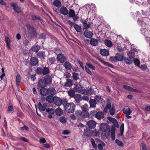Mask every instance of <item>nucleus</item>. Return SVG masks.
Here are the masks:
<instances>
[{
  "instance_id": "nucleus-23",
  "label": "nucleus",
  "mask_w": 150,
  "mask_h": 150,
  "mask_svg": "<svg viewBox=\"0 0 150 150\" xmlns=\"http://www.w3.org/2000/svg\"><path fill=\"white\" fill-rule=\"evenodd\" d=\"M90 43L93 46H96L98 44V41L95 39L91 38L90 40Z\"/></svg>"
},
{
  "instance_id": "nucleus-2",
  "label": "nucleus",
  "mask_w": 150,
  "mask_h": 150,
  "mask_svg": "<svg viewBox=\"0 0 150 150\" xmlns=\"http://www.w3.org/2000/svg\"><path fill=\"white\" fill-rule=\"evenodd\" d=\"M26 25L28 29V33L34 36H36L37 35V32L35 29L32 25L28 23H27Z\"/></svg>"
},
{
  "instance_id": "nucleus-28",
  "label": "nucleus",
  "mask_w": 150,
  "mask_h": 150,
  "mask_svg": "<svg viewBox=\"0 0 150 150\" xmlns=\"http://www.w3.org/2000/svg\"><path fill=\"white\" fill-rule=\"evenodd\" d=\"M89 103L90 108H94L96 107V102L95 100L90 99Z\"/></svg>"
},
{
  "instance_id": "nucleus-21",
  "label": "nucleus",
  "mask_w": 150,
  "mask_h": 150,
  "mask_svg": "<svg viewBox=\"0 0 150 150\" xmlns=\"http://www.w3.org/2000/svg\"><path fill=\"white\" fill-rule=\"evenodd\" d=\"M96 117L98 119H103L104 115L101 112H97L95 114Z\"/></svg>"
},
{
  "instance_id": "nucleus-9",
  "label": "nucleus",
  "mask_w": 150,
  "mask_h": 150,
  "mask_svg": "<svg viewBox=\"0 0 150 150\" xmlns=\"http://www.w3.org/2000/svg\"><path fill=\"white\" fill-rule=\"evenodd\" d=\"M57 60L59 62L63 63L66 60L65 57L61 53L59 54L57 56Z\"/></svg>"
},
{
  "instance_id": "nucleus-11",
  "label": "nucleus",
  "mask_w": 150,
  "mask_h": 150,
  "mask_svg": "<svg viewBox=\"0 0 150 150\" xmlns=\"http://www.w3.org/2000/svg\"><path fill=\"white\" fill-rule=\"evenodd\" d=\"M67 9L64 6H62L60 9V13L64 15H67L68 13Z\"/></svg>"
},
{
  "instance_id": "nucleus-43",
  "label": "nucleus",
  "mask_w": 150,
  "mask_h": 150,
  "mask_svg": "<svg viewBox=\"0 0 150 150\" xmlns=\"http://www.w3.org/2000/svg\"><path fill=\"white\" fill-rule=\"evenodd\" d=\"M43 74L44 75L47 74L49 72V69L48 67H45L42 68Z\"/></svg>"
},
{
  "instance_id": "nucleus-47",
  "label": "nucleus",
  "mask_w": 150,
  "mask_h": 150,
  "mask_svg": "<svg viewBox=\"0 0 150 150\" xmlns=\"http://www.w3.org/2000/svg\"><path fill=\"white\" fill-rule=\"evenodd\" d=\"M88 95L89 94L90 95H93L95 93V91L93 89L90 88L89 89L87 90Z\"/></svg>"
},
{
  "instance_id": "nucleus-44",
  "label": "nucleus",
  "mask_w": 150,
  "mask_h": 150,
  "mask_svg": "<svg viewBox=\"0 0 150 150\" xmlns=\"http://www.w3.org/2000/svg\"><path fill=\"white\" fill-rule=\"evenodd\" d=\"M86 66H87L88 68H90L93 70H95L96 69L95 67L89 63H87Z\"/></svg>"
},
{
  "instance_id": "nucleus-25",
  "label": "nucleus",
  "mask_w": 150,
  "mask_h": 150,
  "mask_svg": "<svg viewBox=\"0 0 150 150\" xmlns=\"http://www.w3.org/2000/svg\"><path fill=\"white\" fill-rule=\"evenodd\" d=\"M40 47L38 45H34L31 48L32 51L37 52L40 49Z\"/></svg>"
},
{
  "instance_id": "nucleus-4",
  "label": "nucleus",
  "mask_w": 150,
  "mask_h": 150,
  "mask_svg": "<svg viewBox=\"0 0 150 150\" xmlns=\"http://www.w3.org/2000/svg\"><path fill=\"white\" fill-rule=\"evenodd\" d=\"M106 107L110 110V114L113 115H114L115 113V106L114 105L112 104L111 105V104L109 103H107Z\"/></svg>"
},
{
  "instance_id": "nucleus-61",
  "label": "nucleus",
  "mask_w": 150,
  "mask_h": 150,
  "mask_svg": "<svg viewBox=\"0 0 150 150\" xmlns=\"http://www.w3.org/2000/svg\"><path fill=\"white\" fill-rule=\"evenodd\" d=\"M75 114L78 116H81V117L82 112L80 110H76L75 112Z\"/></svg>"
},
{
  "instance_id": "nucleus-33",
  "label": "nucleus",
  "mask_w": 150,
  "mask_h": 150,
  "mask_svg": "<svg viewBox=\"0 0 150 150\" xmlns=\"http://www.w3.org/2000/svg\"><path fill=\"white\" fill-rule=\"evenodd\" d=\"M104 43L105 45L108 47H111L112 46V42L109 40H105L104 41Z\"/></svg>"
},
{
  "instance_id": "nucleus-36",
  "label": "nucleus",
  "mask_w": 150,
  "mask_h": 150,
  "mask_svg": "<svg viewBox=\"0 0 150 150\" xmlns=\"http://www.w3.org/2000/svg\"><path fill=\"white\" fill-rule=\"evenodd\" d=\"M72 78L73 79L76 81L79 79L78 74L75 72L72 73Z\"/></svg>"
},
{
  "instance_id": "nucleus-39",
  "label": "nucleus",
  "mask_w": 150,
  "mask_h": 150,
  "mask_svg": "<svg viewBox=\"0 0 150 150\" xmlns=\"http://www.w3.org/2000/svg\"><path fill=\"white\" fill-rule=\"evenodd\" d=\"M115 56L117 61H122L123 60V55L121 54H117Z\"/></svg>"
},
{
  "instance_id": "nucleus-18",
  "label": "nucleus",
  "mask_w": 150,
  "mask_h": 150,
  "mask_svg": "<svg viewBox=\"0 0 150 150\" xmlns=\"http://www.w3.org/2000/svg\"><path fill=\"white\" fill-rule=\"evenodd\" d=\"M38 83L39 86L42 88H44L46 85L45 80L43 79H40L39 80Z\"/></svg>"
},
{
  "instance_id": "nucleus-51",
  "label": "nucleus",
  "mask_w": 150,
  "mask_h": 150,
  "mask_svg": "<svg viewBox=\"0 0 150 150\" xmlns=\"http://www.w3.org/2000/svg\"><path fill=\"white\" fill-rule=\"evenodd\" d=\"M42 68V67H38L36 69V71L38 74H43Z\"/></svg>"
},
{
  "instance_id": "nucleus-38",
  "label": "nucleus",
  "mask_w": 150,
  "mask_h": 150,
  "mask_svg": "<svg viewBox=\"0 0 150 150\" xmlns=\"http://www.w3.org/2000/svg\"><path fill=\"white\" fill-rule=\"evenodd\" d=\"M5 40L6 42L7 46L9 48L11 49L10 40L8 37L6 36L5 37Z\"/></svg>"
},
{
  "instance_id": "nucleus-32",
  "label": "nucleus",
  "mask_w": 150,
  "mask_h": 150,
  "mask_svg": "<svg viewBox=\"0 0 150 150\" xmlns=\"http://www.w3.org/2000/svg\"><path fill=\"white\" fill-rule=\"evenodd\" d=\"M53 5L57 8L60 7L61 6V3L59 0H55L53 3Z\"/></svg>"
},
{
  "instance_id": "nucleus-30",
  "label": "nucleus",
  "mask_w": 150,
  "mask_h": 150,
  "mask_svg": "<svg viewBox=\"0 0 150 150\" xmlns=\"http://www.w3.org/2000/svg\"><path fill=\"white\" fill-rule=\"evenodd\" d=\"M72 85V81L70 79H68L66 80V82L64 86L67 87H70Z\"/></svg>"
},
{
  "instance_id": "nucleus-19",
  "label": "nucleus",
  "mask_w": 150,
  "mask_h": 150,
  "mask_svg": "<svg viewBox=\"0 0 150 150\" xmlns=\"http://www.w3.org/2000/svg\"><path fill=\"white\" fill-rule=\"evenodd\" d=\"M85 132L86 136L91 137L94 133V131L91 130L86 128V129L85 131Z\"/></svg>"
},
{
  "instance_id": "nucleus-31",
  "label": "nucleus",
  "mask_w": 150,
  "mask_h": 150,
  "mask_svg": "<svg viewBox=\"0 0 150 150\" xmlns=\"http://www.w3.org/2000/svg\"><path fill=\"white\" fill-rule=\"evenodd\" d=\"M123 112L126 115H130L132 112V111L129 108H124L123 110Z\"/></svg>"
},
{
  "instance_id": "nucleus-5",
  "label": "nucleus",
  "mask_w": 150,
  "mask_h": 150,
  "mask_svg": "<svg viewBox=\"0 0 150 150\" xmlns=\"http://www.w3.org/2000/svg\"><path fill=\"white\" fill-rule=\"evenodd\" d=\"M99 129L102 132H105L108 129V126L106 123H102L99 125Z\"/></svg>"
},
{
  "instance_id": "nucleus-3",
  "label": "nucleus",
  "mask_w": 150,
  "mask_h": 150,
  "mask_svg": "<svg viewBox=\"0 0 150 150\" xmlns=\"http://www.w3.org/2000/svg\"><path fill=\"white\" fill-rule=\"evenodd\" d=\"M54 103L56 105L59 106H60L64 102H66V100L61 99L57 97H54Z\"/></svg>"
},
{
  "instance_id": "nucleus-64",
  "label": "nucleus",
  "mask_w": 150,
  "mask_h": 150,
  "mask_svg": "<svg viewBox=\"0 0 150 150\" xmlns=\"http://www.w3.org/2000/svg\"><path fill=\"white\" fill-rule=\"evenodd\" d=\"M142 145L143 150H147L145 144L144 143H142Z\"/></svg>"
},
{
  "instance_id": "nucleus-20",
  "label": "nucleus",
  "mask_w": 150,
  "mask_h": 150,
  "mask_svg": "<svg viewBox=\"0 0 150 150\" xmlns=\"http://www.w3.org/2000/svg\"><path fill=\"white\" fill-rule=\"evenodd\" d=\"M77 103H79L82 100L81 96L79 94H75L73 97Z\"/></svg>"
},
{
  "instance_id": "nucleus-49",
  "label": "nucleus",
  "mask_w": 150,
  "mask_h": 150,
  "mask_svg": "<svg viewBox=\"0 0 150 150\" xmlns=\"http://www.w3.org/2000/svg\"><path fill=\"white\" fill-rule=\"evenodd\" d=\"M115 142L120 147H122L123 146L124 144L123 142L119 140L118 139H116L115 140Z\"/></svg>"
},
{
  "instance_id": "nucleus-14",
  "label": "nucleus",
  "mask_w": 150,
  "mask_h": 150,
  "mask_svg": "<svg viewBox=\"0 0 150 150\" xmlns=\"http://www.w3.org/2000/svg\"><path fill=\"white\" fill-rule=\"evenodd\" d=\"M37 56L41 59H44L46 57L45 52L43 51H40L38 52Z\"/></svg>"
},
{
  "instance_id": "nucleus-24",
  "label": "nucleus",
  "mask_w": 150,
  "mask_h": 150,
  "mask_svg": "<svg viewBox=\"0 0 150 150\" xmlns=\"http://www.w3.org/2000/svg\"><path fill=\"white\" fill-rule=\"evenodd\" d=\"M55 113L56 115L60 116L63 114V110L60 108H58L55 110Z\"/></svg>"
},
{
  "instance_id": "nucleus-6",
  "label": "nucleus",
  "mask_w": 150,
  "mask_h": 150,
  "mask_svg": "<svg viewBox=\"0 0 150 150\" xmlns=\"http://www.w3.org/2000/svg\"><path fill=\"white\" fill-rule=\"evenodd\" d=\"M11 6L13 8L14 10L17 13H19L21 12V9L18 5L15 3H11Z\"/></svg>"
},
{
  "instance_id": "nucleus-56",
  "label": "nucleus",
  "mask_w": 150,
  "mask_h": 150,
  "mask_svg": "<svg viewBox=\"0 0 150 150\" xmlns=\"http://www.w3.org/2000/svg\"><path fill=\"white\" fill-rule=\"evenodd\" d=\"M55 61V58L54 57H51L48 60V62L51 64H53Z\"/></svg>"
},
{
  "instance_id": "nucleus-50",
  "label": "nucleus",
  "mask_w": 150,
  "mask_h": 150,
  "mask_svg": "<svg viewBox=\"0 0 150 150\" xmlns=\"http://www.w3.org/2000/svg\"><path fill=\"white\" fill-rule=\"evenodd\" d=\"M32 19L33 21H35L39 20L41 21L42 20L40 17L37 16L33 15L32 16Z\"/></svg>"
},
{
  "instance_id": "nucleus-1",
  "label": "nucleus",
  "mask_w": 150,
  "mask_h": 150,
  "mask_svg": "<svg viewBox=\"0 0 150 150\" xmlns=\"http://www.w3.org/2000/svg\"><path fill=\"white\" fill-rule=\"evenodd\" d=\"M75 105L72 103H66L64 106L65 110L67 112L69 113H71L74 112Z\"/></svg>"
},
{
  "instance_id": "nucleus-35",
  "label": "nucleus",
  "mask_w": 150,
  "mask_h": 150,
  "mask_svg": "<svg viewBox=\"0 0 150 150\" xmlns=\"http://www.w3.org/2000/svg\"><path fill=\"white\" fill-rule=\"evenodd\" d=\"M74 28L76 31L78 32H81V26L77 24H75L74 25Z\"/></svg>"
},
{
  "instance_id": "nucleus-22",
  "label": "nucleus",
  "mask_w": 150,
  "mask_h": 150,
  "mask_svg": "<svg viewBox=\"0 0 150 150\" xmlns=\"http://www.w3.org/2000/svg\"><path fill=\"white\" fill-rule=\"evenodd\" d=\"M64 66L66 69L70 70L72 68V66L70 63L68 62H66L64 64Z\"/></svg>"
},
{
  "instance_id": "nucleus-52",
  "label": "nucleus",
  "mask_w": 150,
  "mask_h": 150,
  "mask_svg": "<svg viewBox=\"0 0 150 150\" xmlns=\"http://www.w3.org/2000/svg\"><path fill=\"white\" fill-rule=\"evenodd\" d=\"M91 142L93 148L95 149H96L97 148V145L96 144L95 141L93 138H92L91 139Z\"/></svg>"
},
{
  "instance_id": "nucleus-29",
  "label": "nucleus",
  "mask_w": 150,
  "mask_h": 150,
  "mask_svg": "<svg viewBox=\"0 0 150 150\" xmlns=\"http://www.w3.org/2000/svg\"><path fill=\"white\" fill-rule=\"evenodd\" d=\"M44 79L46 84H50L52 82V78L50 76H46Z\"/></svg>"
},
{
  "instance_id": "nucleus-46",
  "label": "nucleus",
  "mask_w": 150,
  "mask_h": 150,
  "mask_svg": "<svg viewBox=\"0 0 150 150\" xmlns=\"http://www.w3.org/2000/svg\"><path fill=\"white\" fill-rule=\"evenodd\" d=\"M91 24L90 23L88 22V23H87L85 24H83V29H85L87 30L89 28H90Z\"/></svg>"
},
{
  "instance_id": "nucleus-54",
  "label": "nucleus",
  "mask_w": 150,
  "mask_h": 150,
  "mask_svg": "<svg viewBox=\"0 0 150 150\" xmlns=\"http://www.w3.org/2000/svg\"><path fill=\"white\" fill-rule=\"evenodd\" d=\"M83 111H87L88 106L87 104H85L82 106L81 107Z\"/></svg>"
},
{
  "instance_id": "nucleus-53",
  "label": "nucleus",
  "mask_w": 150,
  "mask_h": 150,
  "mask_svg": "<svg viewBox=\"0 0 150 150\" xmlns=\"http://www.w3.org/2000/svg\"><path fill=\"white\" fill-rule=\"evenodd\" d=\"M125 61L127 64H130L132 62L133 60L129 58V59H125Z\"/></svg>"
},
{
  "instance_id": "nucleus-62",
  "label": "nucleus",
  "mask_w": 150,
  "mask_h": 150,
  "mask_svg": "<svg viewBox=\"0 0 150 150\" xmlns=\"http://www.w3.org/2000/svg\"><path fill=\"white\" fill-rule=\"evenodd\" d=\"M46 35L45 33H42L40 35L39 38L42 39H45Z\"/></svg>"
},
{
  "instance_id": "nucleus-63",
  "label": "nucleus",
  "mask_w": 150,
  "mask_h": 150,
  "mask_svg": "<svg viewBox=\"0 0 150 150\" xmlns=\"http://www.w3.org/2000/svg\"><path fill=\"white\" fill-rule=\"evenodd\" d=\"M70 132L67 130H64L62 132V134L64 135H67L70 133Z\"/></svg>"
},
{
  "instance_id": "nucleus-42",
  "label": "nucleus",
  "mask_w": 150,
  "mask_h": 150,
  "mask_svg": "<svg viewBox=\"0 0 150 150\" xmlns=\"http://www.w3.org/2000/svg\"><path fill=\"white\" fill-rule=\"evenodd\" d=\"M128 55L131 59L133 60V59L135 57V54L134 53L132 52H129L127 54Z\"/></svg>"
},
{
  "instance_id": "nucleus-48",
  "label": "nucleus",
  "mask_w": 150,
  "mask_h": 150,
  "mask_svg": "<svg viewBox=\"0 0 150 150\" xmlns=\"http://www.w3.org/2000/svg\"><path fill=\"white\" fill-rule=\"evenodd\" d=\"M74 89L76 91L79 93L81 91L82 88L81 86L76 85Z\"/></svg>"
},
{
  "instance_id": "nucleus-13",
  "label": "nucleus",
  "mask_w": 150,
  "mask_h": 150,
  "mask_svg": "<svg viewBox=\"0 0 150 150\" xmlns=\"http://www.w3.org/2000/svg\"><path fill=\"white\" fill-rule=\"evenodd\" d=\"M47 106V103H45L43 104L42 105L40 102H39L38 103V107L39 110L40 111H44L45 110H46V108Z\"/></svg>"
},
{
  "instance_id": "nucleus-10",
  "label": "nucleus",
  "mask_w": 150,
  "mask_h": 150,
  "mask_svg": "<svg viewBox=\"0 0 150 150\" xmlns=\"http://www.w3.org/2000/svg\"><path fill=\"white\" fill-rule=\"evenodd\" d=\"M96 122L92 120H89L87 123L88 127L91 129L95 128L96 126Z\"/></svg>"
},
{
  "instance_id": "nucleus-16",
  "label": "nucleus",
  "mask_w": 150,
  "mask_h": 150,
  "mask_svg": "<svg viewBox=\"0 0 150 150\" xmlns=\"http://www.w3.org/2000/svg\"><path fill=\"white\" fill-rule=\"evenodd\" d=\"M115 130L116 128L115 127H112L111 129V137L112 140H114L115 138Z\"/></svg>"
},
{
  "instance_id": "nucleus-57",
  "label": "nucleus",
  "mask_w": 150,
  "mask_h": 150,
  "mask_svg": "<svg viewBox=\"0 0 150 150\" xmlns=\"http://www.w3.org/2000/svg\"><path fill=\"white\" fill-rule=\"evenodd\" d=\"M134 62L135 64L137 66H139L140 64V62L139 60L137 59H134Z\"/></svg>"
},
{
  "instance_id": "nucleus-55",
  "label": "nucleus",
  "mask_w": 150,
  "mask_h": 150,
  "mask_svg": "<svg viewBox=\"0 0 150 150\" xmlns=\"http://www.w3.org/2000/svg\"><path fill=\"white\" fill-rule=\"evenodd\" d=\"M103 63L105 65L107 66L108 67H110L111 68H113V66L112 64H110L107 62L103 61Z\"/></svg>"
},
{
  "instance_id": "nucleus-17",
  "label": "nucleus",
  "mask_w": 150,
  "mask_h": 150,
  "mask_svg": "<svg viewBox=\"0 0 150 150\" xmlns=\"http://www.w3.org/2000/svg\"><path fill=\"white\" fill-rule=\"evenodd\" d=\"M40 94L43 96H46L48 94V89H47L45 88H42L40 90Z\"/></svg>"
},
{
  "instance_id": "nucleus-7",
  "label": "nucleus",
  "mask_w": 150,
  "mask_h": 150,
  "mask_svg": "<svg viewBox=\"0 0 150 150\" xmlns=\"http://www.w3.org/2000/svg\"><path fill=\"white\" fill-rule=\"evenodd\" d=\"M30 64L32 66H35L38 63V59L35 57H31L30 61Z\"/></svg>"
},
{
  "instance_id": "nucleus-26",
  "label": "nucleus",
  "mask_w": 150,
  "mask_h": 150,
  "mask_svg": "<svg viewBox=\"0 0 150 150\" xmlns=\"http://www.w3.org/2000/svg\"><path fill=\"white\" fill-rule=\"evenodd\" d=\"M54 97L51 96H47L46 98V100L50 103H52L54 102Z\"/></svg>"
},
{
  "instance_id": "nucleus-41",
  "label": "nucleus",
  "mask_w": 150,
  "mask_h": 150,
  "mask_svg": "<svg viewBox=\"0 0 150 150\" xmlns=\"http://www.w3.org/2000/svg\"><path fill=\"white\" fill-rule=\"evenodd\" d=\"M59 121L60 122L63 124H64L67 122V120L65 117L62 116H61L59 118Z\"/></svg>"
},
{
  "instance_id": "nucleus-58",
  "label": "nucleus",
  "mask_w": 150,
  "mask_h": 150,
  "mask_svg": "<svg viewBox=\"0 0 150 150\" xmlns=\"http://www.w3.org/2000/svg\"><path fill=\"white\" fill-rule=\"evenodd\" d=\"M95 100L96 101V102H97L98 103H101L102 101V98L98 96L96 97Z\"/></svg>"
},
{
  "instance_id": "nucleus-12",
  "label": "nucleus",
  "mask_w": 150,
  "mask_h": 150,
  "mask_svg": "<svg viewBox=\"0 0 150 150\" xmlns=\"http://www.w3.org/2000/svg\"><path fill=\"white\" fill-rule=\"evenodd\" d=\"M83 34L85 37L89 39H91L93 35V33L87 30L84 32Z\"/></svg>"
},
{
  "instance_id": "nucleus-15",
  "label": "nucleus",
  "mask_w": 150,
  "mask_h": 150,
  "mask_svg": "<svg viewBox=\"0 0 150 150\" xmlns=\"http://www.w3.org/2000/svg\"><path fill=\"white\" fill-rule=\"evenodd\" d=\"M100 54L104 56H107L109 55V52L108 50L106 49H101L100 50Z\"/></svg>"
},
{
  "instance_id": "nucleus-40",
  "label": "nucleus",
  "mask_w": 150,
  "mask_h": 150,
  "mask_svg": "<svg viewBox=\"0 0 150 150\" xmlns=\"http://www.w3.org/2000/svg\"><path fill=\"white\" fill-rule=\"evenodd\" d=\"M46 112L50 115H52L54 113V110L53 108H48L46 110Z\"/></svg>"
},
{
  "instance_id": "nucleus-59",
  "label": "nucleus",
  "mask_w": 150,
  "mask_h": 150,
  "mask_svg": "<svg viewBox=\"0 0 150 150\" xmlns=\"http://www.w3.org/2000/svg\"><path fill=\"white\" fill-rule=\"evenodd\" d=\"M123 88H125V90L129 91H131V89L132 88L131 87L126 85L123 86Z\"/></svg>"
},
{
  "instance_id": "nucleus-27",
  "label": "nucleus",
  "mask_w": 150,
  "mask_h": 150,
  "mask_svg": "<svg viewBox=\"0 0 150 150\" xmlns=\"http://www.w3.org/2000/svg\"><path fill=\"white\" fill-rule=\"evenodd\" d=\"M48 94L51 95H54L56 93L55 89L52 87H49L48 89Z\"/></svg>"
},
{
  "instance_id": "nucleus-60",
  "label": "nucleus",
  "mask_w": 150,
  "mask_h": 150,
  "mask_svg": "<svg viewBox=\"0 0 150 150\" xmlns=\"http://www.w3.org/2000/svg\"><path fill=\"white\" fill-rule=\"evenodd\" d=\"M85 69L87 73H88L89 74L91 75L92 72L90 69H88V68L86 66L85 67Z\"/></svg>"
},
{
  "instance_id": "nucleus-37",
  "label": "nucleus",
  "mask_w": 150,
  "mask_h": 150,
  "mask_svg": "<svg viewBox=\"0 0 150 150\" xmlns=\"http://www.w3.org/2000/svg\"><path fill=\"white\" fill-rule=\"evenodd\" d=\"M21 82V77L20 75H18L16 76V85L17 87L19 86L18 83Z\"/></svg>"
},
{
  "instance_id": "nucleus-34",
  "label": "nucleus",
  "mask_w": 150,
  "mask_h": 150,
  "mask_svg": "<svg viewBox=\"0 0 150 150\" xmlns=\"http://www.w3.org/2000/svg\"><path fill=\"white\" fill-rule=\"evenodd\" d=\"M89 114L87 111H82L81 113V117L83 118H86L89 117Z\"/></svg>"
},
{
  "instance_id": "nucleus-45",
  "label": "nucleus",
  "mask_w": 150,
  "mask_h": 150,
  "mask_svg": "<svg viewBox=\"0 0 150 150\" xmlns=\"http://www.w3.org/2000/svg\"><path fill=\"white\" fill-rule=\"evenodd\" d=\"M69 95L71 98H73L75 96V92L73 90H70L68 91Z\"/></svg>"
},
{
  "instance_id": "nucleus-8",
  "label": "nucleus",
  "mask_w": 150,
  "mask_h": 150,
  "mask_svg": "<svg viewBox=\"0 0 150 150\" xmlns=\"http://www.w3.org/2000/svg\"><path fill=\"white\" fill-rule=\"evenodd\" d=\"M69 16L72 17L74 20L77 21L79 18V17L75 15V11L72 9H70L68 12Z\"/></svg>"
}]
</instances>
